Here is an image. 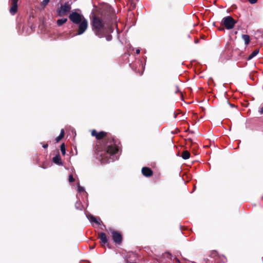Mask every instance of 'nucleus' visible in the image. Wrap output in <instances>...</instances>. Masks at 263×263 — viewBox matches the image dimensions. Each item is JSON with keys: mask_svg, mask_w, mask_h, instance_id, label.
Listing matches in <instances>:
<instances>
[{"mask_svg": "<svg viewBox=\"0 0 263 263\" xmlns=\"http://www.w3.org/2000/svg\"><path fill=\"white\" fill-rule=\"evenodd\" d=\"M100 13L102 17L104 18L107 17L108 18V17H112V16H114L112 8L107 4H105L102 6L100 9Z\"/></svg>", "mask_w": 263, "mask_h": 263, "instance_id": "nucleus-4", "label": "nucleus"}, {"mask_svg": "<svg viewBox=\"0 0 263 263\" xmlns=\"http://www.w3.org/2000/svg\"><path fill=\"white\" fill-rule=\"evenodd\" d=\"M198 42H199V40H198V39H196V40H195V43L196 44L198 43Z\"/></svg>", "mask_w": 263, "mask_h": 263, "instance_id": "nucleus-31", "label": "nucleus"}, {"mask_svg": "<svg viewBox=\"0 0 263 263\" xmlns=\"http://www.w3.org/2000/svg\"><path fill=\"white\" fill-rule=\"evenodd\" d=\"M68 180L70 182H73L75 181L74 178L73 177L72 175H70L69 176Z\"/></svg>", "mask_w": 263, "mask_h": 263, "instance_id": "nucleus-23", "label": "nucleus"}, {"mask_svg": "<svg viewBox=\"0 0 263 263\" xmlns=\"http://www.w3.org/2000/svg\"><path fill=\"white\" fill-rule=\"evenodd\" d=\"M71 9L70 4L68 2H66L57 9L58 15L59 16L67 15L70 12Z\"/></svg>", "mask_w": 263, "mask_h": 263, "instance_id": "nucleus-3", "label": "nucleus"}, {"mask_svg": "<svg viewBox=\"0 0 263 263\" xmlns=\"http://www.w3.org/2000/svg\"><path fill=\"white\" fill-rule=\"evenodd\" d=\"M130 263H136V262H130Z\"/></svg>", "mask_w": 263, "mask_h": 263, "instance_id": "nucleus-36", "label": "nucleus"}, {"mask_svg": "<svg viewBox=\"0 0 263 263\" xmlns=\"http://www.w3.org/2000/svg\"><path fill=\"white\" fill-rule=\"evenodd\" d=\"M60 148H61V151L62 155L63 156H64L66 153L65 145L64 143H62L61 145Z\"/></svg>", "mask_w": 263, "mask_h": 263, "instance_id": "nucleus-20", "label": "nucleus"}, {"mask_svg": "<svg viewBox=\"0 0 263 263\" xmlns=\"http://www.w3.org/2000/svg\"><path fill=\"white\" fill-rule=\"evenodd\" d=\"M65 135L64 130L62 129L60 134L58 137L55 138L56 142H59L63 138Z\"/></svg>", "mask_w": 263, "mask_h": 263, "instance_id": "nucleus-16", "label": "nucleus"}, {"mask_svg": "<svg viewBox=\"0 0 263 263\" xmlns=\"http://www.w3.org/2000/svg\"><path fill=\"white\" fill-rule=\"evenodd\" d=\"M174 118H176L177 117V114L175 112H174Z\"/></svg>", "mask_w": 263, "mask_h": 263, "instance_id": "nucleus-32", "label": "nucleus"}, {"mask_svg": "<svg viewBox=\"0 0 263 263\" xmlns=\"http://www.w3.org/2000/svg\"><path fill=\"white\" fill-rule=\"evenodd\" d=\"M48 146V144L47 143H45V144H44L43 145V147L44 148H47Z\"/></svg>", "mask_w": 263, "mask_h": 263, "instance_id": "nucleus-28", "label": "nucleus"}, {"mask_svg": "<svg viewBox=\"0 0 263 263\" xmlns=\"http://www.w3.org/2000/svg\"><path fill=\"white\" fill-rule=\"evenodd\" d=\"M259 52V48H257L256 49H255L252 53L251 54H250V55L248 57L247 60H251L252 58H253L255 56H256Z\"/></svg>", "mask_w": 263, "mask_h": 263, "instance_id": "nucleus-14", "label": "nucleus"}, {"mask_svg": "<svg viewBox=\"0 0 263 263\" xmlns=\"http://www.w3.org/2000/svg\"><path fill=\"white\" fill-rule=\"evenodd\" d=\"M218 30L220 31H224V28L223 26L218 27Z\"/></svg>", "mask_w": 263, "mask_h": 263, "instance_id": "nucleus-27", "label": "nucleus"}, {"mask_svg": "<svg viewBox=\"0 0 263 263\" xmlns=\"http://www.w3.org/2000/svg\"><path fill=\"white\" fill-rule=\"evenodd\" d=\"M236 23L232 16H228L222 18L221 24L227 29L230 30L234 27Z\"/></svg>", "mask_w": 263, "mask_h": 263, "instance_id": "nucleus-5", "label": "nucleus"}, {"mask_svg": "<svg viewBox=\"0 0 263 263\" xmlns=\"http://www.w3.org/2000/svg\"><path fill=\"white\" fill-rule=\"evenodd\" d=\"M18 0H11V6L9 12L12 15H14L17 11V2Z\"/></svg>", "mask_w": 263, "mask_h": 263, "instance_id": "nucleus-10", "label": "nucleus"}, {"mask_svg": "<svg viewBox=\"0 0 263 263\" xmlns=\"http://www.w3.org/2000/svg\"><path fill=\"white\" fill-rule=\"evenodd\" d=\"M68 17L74 24H78L79 23H81L84 18H85L82 14L77 12H72L69 15Z\"/></svg>", "mask_w": 263, "mask_h": 263, "instance_id": "nucleus-6", "label": "nucleus"}, {"mask_svg": "<svg viewBox=\"0 0 263 263\" xmlns=\"http://www.w3.org/2000/svg\"><path fill=\"white\" fill-rule=\"evenodd\" d=\"M53 162L59 165H63V163L61 158L60 154H58L55 157L52 158Z\"/></svg>", "mask_w": 263, "mask_h": 263, "instance_id": "nucleus-12", "label": "nucleus"}, {"mask_svg": "<svg viewBox=\"0 0 263 263\" xmlns=\"http://www.w3.org/2000/svg\"><path fill=\"white\" fill-rule=\"evenodd\" d=\"M249 2L252 4H255L258 0H248Z\"/></svg>", "mask_w": 263, "mask_h": 263, "instance_id": "nucleus-26", "label": "nucleus"}, {"mask_svg": "<svg viewBox=\"0 0 263 263\" xmlns=\"http://www.w3.org/2000/svg\"><path fill=\"white\" fill-rule=\"evenodd\" d=\"M110 231L112 234V238L114 242L116 244L120 245L123 239L121 233L113 229L110 230Z\"/></svg>", "mask_w": 263, "mask_h": 263, "instance_id": "nucleus-7", "label": "nucleus"}, {"mask_svg": "<svg viewBox=\"0 0 263 263\" xmlns=\"http://www.w3.org/2000/svg\"><path fill=\"white\" fill-rule=\"evenodd\" d=\"M259 112L261 114H263V106L261 108V109H260V110L259 111Z\"/></svg>", "mask_w": 263, "mask_h": 263, "instance_id": "nucleus-29", "label": "nucleus"}, {"mask_svg": "<svg viewBox=\"0 0 263 263\" xmlns=\"http://www.w3.org/2000/svg\"><path fill=\"white\" fill-rule=\"evenodd\" d=\"M91 135L95 137L98 140H102L105 138L104 146L102 149H99V145H97L96 151L100 156L102 157L103 154H99L100 152H103V153L113 155L117 154L119 151V145L121 144L120 141L118 139H116L114 137L108 136L107 133L101 131L97 132L96 129L91 131Z\"/></svg>", "mask_w": 263, "mask_h": 263, "instance_id": "nucleus-1", "label": "nucleus"}, {"mask_svg": "<svg viewBox=\"0 0 263 263\" xmlns=\"http://www.w3.org/2000/svg\"><path fill=\"white\" fill-rule=\"evenodd\" d=\"M98 238L100 239V243L102 247H104L105 245H107L109 247L107 235L105 233L103 232L98 233Z\"/></svg>", "mask_w": 263, "mask_h": 263, "instance_id": "nucleus-9", "label": "nucleus"}, {"mask_svg": "<svg viewBox=\"0 0 263 263\" xmlns=\"http://www.w3.org/2000/svg\"><path fill=\"white\" fill-rule=\"evenodd\" d=\"M105 36L106 39L107 41H110L112 40V35L110 34H107V33L104 35Z\"/></svg>", "mask_w": 263, "mask_h": 263, "instance_id": "nucleus-21", "label": "nucleus"}, {"mask_svg": "<svg viewBox=\"0 0 263 263\" xmlns=\"http://www.w3.org/2000/svg\"><path fill=\"white\" fill-rule=\"evenodd\" d=\"M91 24L93 31L99 37H103L107 33V29L103 21L99 16L93 15Z\"/></svg>", "mask_w": 263, "mask_h": 263, "instance_id": "nucleus-2", "label": "nucleus"}, {"mask_svg": "<svg viewBox=\"0 0 263 263\" xmlns=\"http://www.w3.org/2000/svg\"><path fill=\"white\" fill-rule=\"evenodd\" d=\"M174 92L177 93H178V92H180L181 93V95L182 96V93L180 91V90L178 88V86H176L174 88Z\"/></svg>", "mask_w": 263, "mask_h": 263, "instance_id": "nucleus-24", "label": "nucleus"}, {"mask_svg": "<svg viewBox=\"0 0 263 263\" xmlns=\"http://www.w3.org/2000/svg\"><path fill=\"white\" fill-rule=\"evenodd\" d=\"M242 39L245 42L246 45H248L250 42V37L248 34H242L241 36Z\"/></svg>", "mask_w": 263, "mask_h": 263, "instance_id": "nucleus-13", "label": "nucleus"}, {"mask_svg": "<svg viewBox=\"0 0 263 263\" xmlns=\"http://www.w3.org/2000/svg\"><path fill=\"white\" fill-rule=\"evenodd\" d=\"M231 106L232 107H235V105H234V104H231Z\"/></svg>", "mask_w": 263, "mask_h": 263, "instance_id": "nucleus-34", "label": "nucleus"}, {"mask_svg": "<svg viewBox=\"0 0 263 263\" xmlns=\"http://www.w3.org/2000/svg\"><path fill=\"white\" fill-rule=\"evenodd\" d=\"M141 172L142 174L146 177H149L153 176V171L149 167H143L142 168Z\"/></svg>", "mask_w": 263, "mask_h": 263, "instance_id": "nucleus-11", "label": "nucleus"}, {"mask_svg": "<svg viewBox=\"0 0 263 263\" xmlns=\"http://www.w3.org/2000/svg\"><path fill=\"white\" fill-rule=\"evenodd\" d=\"M189 141L191 142V143L192 144H193V142H192V140L191 139H189Z\"/></svg>", "mask_w": 263, "mask_h": 263, "instance_id": "nucleus-33", "label": "nucleus"}, {"mask_svg": "<svg viewBox=\"0 0 263 263\" xmlns=\"http://www.w3.org/2000/svg\"><path fill=\"white\" fill-rule=\"evenodd\" d=\"M50 0H43L42 3V6L43 7H45L49 2Z\"/></svg>", "mask_w": 263, "mask_h": 263, "instance_id": "nucleus-22", "label": "nucleus"}, {"mask_svg": "<svg viewBox=\"0 0 263 263\" xmlns=\"http://www.w3.org/2000/svg\"><path fill=\"white\" fill-rule=\"evenodd\" d=\"M78 190L79 192H82L84 191V188L80 185H78Z\"/></svg>", "mask_w": 263, "mask_h": 263, "instance_id": "nucleus-25", "label": "nucleus"}, {"mask_svg": "<svg viewBox=\"0 0 263 263\" xmlns=\"http://www.w3.org/2000/svg\"><path fill=\"white\" fill-rule=\"evenodd\" d=\"M190 157V153L187 151V150H185V151H183L181 154V157L183 159H188Z\"/></svg>", "mask_w": 263, "mask_h": 263, "instance_id": "nucleus-15", "label": "nucleus"}, {"mask_svg": "<svg viewBox=\"0 0 263 263\" xmlns=\"http://www.w3.org/2000/svg\"><path fill=\"white\" fill-rule=\"evenodd\" d=\"M67 21V18L59 19L57 21V24L58 26H61Z\"/></svg>", "mask_w": 263, "mask_h": 263, "instance_id": "nucleus-17", "label": "nucleus"}, {"mask_svg": "<svg viewBox=\"0 0 263 263\" xmlns=\"http://www.w3.org/2000/svg\"><path fill=\"white\" fill-rule=\"evenodd\" d=\"M75 208L77 210L82 211L83 209V206L80 202L77 201L75 203Z\"/></svg>", "mask_w": 263, "mask_h": 263, "instance_id": "nucleus-18", "label": "nucleus"}, {"mask_svg": "<svg viewBox=\"0 0 263 263\" xmlns=\"http://www.w3.org/2000/svg\"><path fill=\"white\" fill-rule=\"evenodd\" d=\"M90 219L91 221L95 222L98 225H100V221H98L95 217L91 216L90 217Z\"/></svg>", "mask_w": 263, "mask_h": 263, "instance_id": "nucleus-19", "label": "nucleus"}, {"mask_svg": "<svg viewBox=\"0 0 263 263\" xmlns=\"http://www.w3.org/2000/svg\"><path fill=\"white\" fill-rule=\"evenodd\" d=\"M78 25H79V26L77 34L81 35L86 30L88 27V22L86 18H84L82 22L79 23Z\"/></svg>", "mask_w": 263, "mask_h": 263, "instance_id": "nucleus-8", "label": "nucleus"}, {"mask_svg": "<svg viewBox=\"0 0 263 263\" xmlns=\"http://www.w3.org/2000/svg\"><path fill=\"white\" fill-rule=\"evenodd\" d=\"M94 248V246H92V247H91V249H93Z\"/></svg>", "mask_w": 263, "mask_h": 263, "instance_id": "nucleus-35", "label": "nucleus"}, {"mask_svg": "<svg viewBox=\"0 0 263 263\" xmlns=\"http://www.w3.org/2000/svg\"><path fill=\"white\" fill-rule=\"evenodd\" d=\"M140 49H137V50H136V53L137 54H139V53H140Z\"/></svg>", "mask_w": 263, "mask_h": 263, "instance_id": "nucleus-30", "label": "nucleus"}]
</instances>
